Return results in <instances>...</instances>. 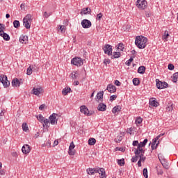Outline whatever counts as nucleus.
Returning a JSON list of instances; mask_svg holds the SVG:
<instances>
[{
	"label": "nucleus",
	"instance_id": "30",
	"mask_svg": "<svg viewBox=\"0 0 178 178\" xmlns=\"http://www.w3.org/2000/svg\"><path fill=\"white\" fill-rule=\"evenodd\" d=\"M71 91H72V89L70 88H67V89L64 88L62 90V94L63 95H67V94H69V92H71Z\"/></svg>",
	"mask_w": 178,
	"mask_h": 178
},
{
	"label": "nucleus",
	"instance_id": "33",
	"mask_svg": "<svg viewBox=\"0 0 178 178\" xmlns=\"http://www.w3.org/2000/svg\"><path fill=\"white\" fill-rule=\"evenodd\" d=\"M95 143H97V140L94 138H90L88 140V144L89 145H95Z\"/></svg>",
	"mask_w": 178,
	"mask_h": 178
},
{
	"label": "nucleus",
	"instance_id": "47",
	"mask_svg": "<svg viewBox=\"0 0 178 178\" xmlns=\"http://www.w3.org/2000/svg\"><path fill=\"white\" fill-rule=\"evenodd\" d=\"M133 60H134L133 57H131L128 60L126 61L125 65H127V66H130Z\"/></svg>",
	"mask_w": 178,
	"mask_h": 178
},
{
	"label": "nucleus",
	"instance_id": "36",
	"mask_svg": "<svg viewBox=\"0 0 178 178\" xmlns=\"http://www.w3.org/2000/svg\"><path fill=\"white\" fill-rule=\"evenodd\" d=\"M23 22H31V15L28 14L24 17Z\"/></svg>",
	"mask_w": 178,
	"mask_h": 178
},
{
	"label": "nucleus",
	"instance_id": "43",
	"mask_svg": "<svg viewBox=\"0 0 178 178\" xmlns=\"http://www.w3.org/2000/svg\"><path fill=\"white\" fill-rule=\"evenodd\" d=\"M136 124H141V123H143V118L138 117L136 118V121H135Z\"/></svg>",
	"mask_w": 178,
	"mask_h": 178
},
{
	"label": "nucleus",
	"instance_id": "38",
	"mask_svg": "<svg viewBox=\"0 0 178 178\" xmlns=\"http://www.w3.org/2000/svg\"><path fill=\"white\" fill-rule=\"evenodd\" d=\"M178 72H175L172 76V82L177 83Z\"/></svg>",
	"mask_w": 178,
	"mask_h": 178
},
{
	"label": "nucleus",
	"instance_id": "19",
	"mask_svg": "<svg viewBox=\"0 0 178 178\" xmlns=\"http://www.w3.org/2000/svg\"><path fill=\"white\" fill-rule=\"evenodd\" d=\"M22 151L23 154H29L31 149H30V145H24L22 148Z\"/></svg>",
	"mask_w": 178,
	"mask_h": 178
},
{
	"label": "nucleus",
	"instance_id": "62",
	"mask_svg": "<svg viewBox=\"0 0 178 178\" xmlns=\"http://www.w3.org/2000/svg\"><path fill=\"white\" fill-rule=\"evenodd\" d=\"M128 133L129 134H133V128H129V130H128Z\"/></svg>",
	"mask_w": 178,
	"mask_h": 178
},
{
	"label": "nucleus",
	"instance_id": "34",
	"mask_svg": "<svg viewBox=\"0 0 178 178\" xmlns=\"http://www.w3.org/2000/svg\"><path fill=\"white\" fill-rule=\"evenodd\" d=\"M147 143H148V139H145L143 142H140L138 147H145V145H147Z\"/></svg>",
	"mask_w": 178,
	"mask_h": 178
},
{
	"label": "nucleus",
	"instance_id": "35",
	"mask_svg": "<svg viewBox=\"0 0 178 178\" xmlns=\"http://www.w3.org/2000/svg\"><path fill=\"white\" fill-rule=\"evenodd\" d=\"M43 123V127H46V129H49V120L46 119Z\"/></svg>",
	"mask_w": 178,
	"mask_h": 178
},
{
	"label": "nucleus",
	"instance_id": "8",
	"mask_svg": "<svg viewBox=\"0 0 178 178\" xmlns=\"http://www.w3.org/2000/svg\"><path fill=\"white\" fill-rule=\"evenodd\" d=\"M81 26L83 29H90L92 26L91 21L88 19H83L81 22Z\"/></svg>",
	"mask_w": 178,
	"mask_h": 178
},
{
	"label": "nucleus",
	"instance_id": "7",
	"mask_svg": "<svg viewBox=\"0 0 178 178\" xmlns=\"http://www.w3.org/2000/svg\"><path fill=\"white\" fill-rule=\"evenodd\" d=\"M80 109L81 113H83V115H86V116H91V115H92V112H90V111H88V108L86 106H81L80 107Z\"/></svg>",
	"mask_w": 178,
	"mask_h": 178
},
{
	"label": "nucleus",
	"instance_id": "52",
	"mask_svg": "<svg viewBox=\"0 0 178 178\" xmlns=\"http://www.w3.org/2000/svg\"><path fill=\"white\" fill-rule=\"evenodd\" d=\"M158 145H159V140L156 145H152L151 146L152 151H154V149H156V148L158 147Z\"/></svg>",
	"mask_w": 178,
	"mask_h": 178
},
{
	"label": "nucleus",
	"instance_id": "24",
	"mask_svg": "<svg viewBox=\"0 0 178 178\" xmlns=\"http://www.w3.org/2000/svg\"><path fill=\"white\" fill-rule=\"evenodd\" d=\"M138 73H139L140 74H144L145 73V67L140 66L138 69Z\"/></svg>",
	"mask_w": 178,
	"mask_h": 178
},
{
	"label": "nucleus",
	"instance_id": "32",
	"mask_svg": "<svg viewBox=\"0 0 178 178\" xmlns=\"http://www.w3.org/2000/svg\"><path fill=\"white\" fill-rule=\"evenodd\" d=\"M167 112H172L173 111V104L169 103L166 107Z\"/></svg>",
	"mask_w": 178,
	"mask_h": 178
},
{
	"label": "nucleus",
	"instance_id": "37",
	"mask_svg": "<svg viewBox=\"0 0 178 178\" xmlns=\"http://www.w3.org/2000/svg\"><path fill=\"white\" fill-rule=\"evenodd\" d=\"M33 74V67H31V65L26 70V74L28 76H31V74Z\"/></svg>",
	"mask_w": 178,
	"mask_h": 178
},
{
	"label": "nucleus",
	"instance_id": "42",
	"mask_svg": "<svg viewBox=\"0 0 178 178\" xmlns=\"http://www.w3.org/2000/svg\"><path fill=\"white\" fill-rule=\"evenodd\" d=\"M5 24H0V35H2V33H4L3 30H5Z\"/></svg>",
	"mask_w": 178,
	"mask_h": 178
},
{
	"label": "nucleus",
	"instance_id": "15",
	"mask_svg": "<svg viewBox=\"0 0 178 178\" xmlns=\"http://www.w3.org/2000/svg\"><path fill=\"white\" fill-rule=\"evenodd\" d=\"M81 15H91V8H83L81 10Z\"/></svg>",
	"mask_w": 178,
	"mask_h": 178
},
{
	"label": "nucleus",
	"instance_id": "21",
	"mask_svg": "<svg viewBox=\"0 0 178 178\" xmlns=\"http://www.w3.org/2000/svg\"><path fill=\"white\" fill-rule=\"evenodd\" d=\"M0 36L2 37L3 40H5V41H9V40H10V36H9L8 33L5 32L1 33V35H0Z\"/></svg>",
	"mask_w": 178,
	"mask_h": 178
},
{
	"label": "nucleus",
	"instance_id": "10",
	"mask_svg": "<svg viewBox=\"0 0 178 178\" xmlns=\"http://www.w3.org/2000/svg\"><path fill=\"white\" fill-rule=\"evenodd\" d=\"M58 115L56 113H53L49 116V122L51 124H58V119H56Z\"/></svg>",
	"mask_w": 178,
	"mask_h": 178
},
{
	"label": "nucleus",
	"instance_id": "40",
	"mask_svg": "<svg viewBox=\"0 0 178 178\" xmlns=\"http://www.w3.org/2000/svg\"><path fill=\"white\" fill-rule=\"evenodd\" d=\"M13 26L15 29H19V27H20V22H19L18 20H15L13 22Z\"/></svg>",
	"mask_w": 178,
	"mask_h": 178
},
{
	"label": "nucleus",
	"instance_id": "20",
	"mask_svg": "<svg viewBox=\"0 0 178 178\" xmlns=\"http://www.w3.org/2000/svg\"><path fill=\"white\" fill-rule=\"evenodd\" d=\"M11 84L13 87H20V82L17 78L13 79Z\"/></svg>",
	"mask_w": 178,
	"mask_h": 178
},
{
	"label": "nucleus",
	"instance_id": "17",
	"mask_svg": "<svg viewBox=\"0 0 178 178\" xmlns=\"http://www.w3.org/2000/svg\"><path fill=\"white\" fill-rule=\"evenodd\" d=\"M96 173H99V175H101L102 178H105L106 176H105V169L104 168H96Z\"/></svg>",
	"mask_w": 178,
	"mask_h": 178
},
{
	"label": "nucleus",
	"instance_id": "27",
	"mask_svg": "<svg viewBox=\"0 0 178 178\" xmlns=\"http://www.w3.org/2000/svg\"><path fill=\"white\" fill-rule=\"evenodd\" d=\"M170 35H169V32L168 31H164V33L163 35V40L164 41H168V38H169Z\"/></svg>",
	"mask_w": 178,
	"mask_h": 178
},
{
	"label": "nucleus",
	"instance_id": "18",
	"mask_svg": "<svg viewBox=\"0 0 178 178\" xmlns=\"http://www.w3.org/2000/svg\"><path fill=\"white\" fill-rule=\"evenodd\" d=\"M97 109L99 112H105L106 111V104L100 103L97 106Z\"/></svg>",
	"mask_w": 178,
	"mask_h": 178
},
{
	"label": "nucleus",
	"instance_id": "9",
	"mask_svg": "<svg viewBox=\"0 0 178 178\" xmlns=\"http://www.w3.org/2000/svg\"><path fill=\"white\" fill-rule=\"evenodd\" d=\"M42 92H44V90L41 87L33 88L32 90V93L34 95H37V97H38V95H40V94H42Z\"/></svg>",
	"mask_w": 178,
	"mask_h": 178
},
{
	"label": "nucleus",
	"instance_id": "14",
	"mask_svg": "<svg viewBox=\"0 0 178 178\" xmlns=\"http://www.w3.org/2000/svg\"><path fill=\"white\" fill-rule=\"evenodd\" d=\"M106 90H108V92H111V94L113 92H116V86L113 84H108Z\"/></svg>",
	"mask_w": 178,
	"mask_h": 178
},
{
	"label": "nucleus",
	"instance_id": "50",
	"mask_svg": "<svg viewBox=\"0 0 178 178\" xmlns=\"http://www.w3.org/2000/svg\"><path fill=\"white\" fill-rule=\"evenodd\" d=\"M118 49H120V51H123L124 49V47L123 43H119L118 46Z\"/></svg>",
	"mask_w": 178,
	"mask_h": 178
},
{
	"label": "nucleus",
	"instance_id": "11",
	"mask_svg": "<svg viewBox=\"0 0 178 178\" xmlns=\"http://www.w3.org/2000/svg\"><path fill=\"white\" fill-rule=\"evenodd\" d=\"M158 158H159L162 166H163L165 168V169H169V165H168V161H166V160H165V159H161V154L158 155Z\"/></svg>",
	"mask_w": 178,
	"mask_h": 178
},
{
	"label": "nucleus",
	"instance_id": "58",
	"mask_svg": "<svg viewBox=\"0 0 178 178\" xmlns=\"http://www.w3.org/2000/svg\"><path fill=\"white\" fill-rule=\"evenodd\" d=\"M114 84L118 87H120L121 83H120V81H119L118 80H115Z\"/></svg>",
	"mask_w": 178,
	"mask_h": 178
},
{
	"label": "nucleus",
	"instance_id": "41",
	"mask_svg": "<svg viewBox=\"0 0 178 178\" xmlns=\"http://www.w3.org/2000/svg\"><path fill=\"white\" fill-rule=\"evenodd\" d=\"M134 86H139L140 85V79L138 78H135L133 79Z\"/></svg>",
	"mask_w": 178,
	"mask_h": 178
},
{
	"label": "nucleus",
	"instance_id": "44",
	"mask_svg": "<svg viewBox=\"0 0 178 178\" xmlns=\"http://www.w3.org/2000/svg\"><path fill=\"white\" fill-rule=\"evenodd\" d=\"M118 164L120 165V166H124V159L118 160Z\"/></svg>",
	"mask_w": 178,
	"mask_h": 178
},
{
	"label": "nucleus",
	"instance_id": "23",
	"mask_svg": "<svg viewBox=\"0 0 178 178\" xmlns=\"http://www.w3.org/2000/svg\"><path fill=\"white\" fill-rule=\"evenodd\" d=\"M37 119L39 122H40V123H44L45 122V120H47V118H44V116H42V115L40 114L39 115H38Z\"/></svg>",
	"mask_w": 178,
	"mask_h": 178
},
{
	"label": "nucleus",
	"instance_id": "2",
	"mask_svg": "<svg viewBox=\"0 0 178 178\" xmlns=\"http://www.w3.org/2000/svg\"><path fill=\"white\" fill-rule=\"evenodd\" d=\"M136 5L138 9L144 10L148 6V3H147V1L145 0H137Z\"/></svg>",
	"mask_w": 178,
	"mask_h": 178
},
{
	"label": "nucleus",
	"instance_id": "55",
	"mask_svg": "<svg viewBox=\"0 0 178 178\" xmlns=\"http://www.w3.org/2000/svg\"><path fill=\"white\" fill-rule=\"evenodd\" d=\"M140 143H138V140H134V142H133V143H132V145L134 146V147H138V145H139Z\"/></svg>",
	"mask_w": 178,
	"mask_h": 178
},
{
	"label": "nucleus",
	"instance_id": "3",
	"mask_svg": "<svg viewBox=\"0 0 178 178\" xmlns=\"http://www.w3.org/2000/svg\"><path fill=\"white\" fill-rule=\"evenodd\" d=\"M0 81L3 84L4 88H8L10 86V82L8 81V76L6 75L1 74L0 76Z\"/></svg>",
	"mask_w": 178,
	"mask_h": 178
},
{
	"label": "nucleus",
	"instance_id": "45",
	"mask_svg": "<svg viewBox=\"0 0 178 178\" xmlns=\"http://www.w3.org/2000/svg\"><path fill=\"white\" fill-rule=\"evenodd\" d=\"M22 130L24 131H27L29 130V126L27 125V123L22 124Z\"/></svg>",
	"mask_w": 178,
	"mask_h": 178
},
{
	"label": "nucleus",
	"instance_id": "22",
	"mask_svg": "<svg viewBox=\"0 0 178 178\" xmlns=\"http://www.w3.org/2000/svg\"><path fill=\"white\" fill-rule=\"evenodd\" d=\"M86 172L88 175H94V173H97V168H88Z\"/></svg>",
	"mask_w": 178,
	"mask_h": 178
},
{
	"label": "nucleus",
	"instance_id": "57",
	"mask_svg": "<svg viewBox=\"0 0 178 178\" xmlns=\"http://www.w3.org/2000/svg\"><path fill=\"white\" fill-rule=\"evenodd\" d=\"M173 69H175V65H173V64H169L168 70H173Z\"/></svg>",
	"mask_w": 178,
	"mask_h": 178
},
{
	"label": "nucleus",
	"instance_id": "63",
	"mask_svg": "<svg viewBox=\"0 0 178 178\" xmlns=\"http://www.w3.org/2000/svg\"><path fill=\"white\" fill-rule=\"evenodd\" d=\"M44 17H49V16H51V14H47V12H44Z\"/></svg>",
	"mask_w": 178,
	"mask_h": 178
},
{
	"label": "nucleus",
	"instance_id": "39",
	"mask_svg": "<svg viewBox=\"0 0 178 178\" xmlns=\"http://www.w3.org/2000/svg\"><path fill=\"white\" fill-rule=\"evenodd\" d=\"M23 22L26 29H29L30 27H31V25H30V21H23Z\"/></svg>",
	"mask_w": 178,
	"mask_h": 178
},
{
	"label": "nucleus",
	"instance_id": "13",
	"mask_svg": "<svg viewBox=\"0 0 178 178\" xmlns=\"http://www.w3.org/2000/svg\"><path fill=\"white\" fill-rule=\"evenodd\" d=\"M29 41V37L26 35H22L19 37V42L21 44H27Z\"/></svg>",
	"mask_w": 178,
	"mask_h": 178
},
{
	"label": "nucleus",
	"instance_id": "60",
	"mask_svg": "<svg viewBox=\"0 0 178 178\" xmlns=\"http://www.w3.org/2000/svg\"><path fill=\"white\" fill-rule=\"evenodd\" d=\"M5 170H0V176H4Z\"/></svg>",
	"mask_w": 178,
	"mask_h": 178
},
{
	"label": "nucleus",
	"instance_id": "28",
	"mask_svg": "<svg viewBox=\"0 0 178 178\" xmlns=\"http://www.w3.org/2000/svg\"><path fill=\"white\" fill-rule=\"evenodd\" d=\"M122 110V107L120 106H116L113 108V113H118V112H120Z\"/></svg>",
	"mask_w": 178,
	"mask_h": 178
},
{
	"label": "nucleus",
	"instance_id": "53",
	"mask_svg": "<svg viewBox=\"0 0 178 178\" xmlns=\"http://www.w3.org/2000/svg\"><path fill=\"white\" fill-rule=\"evenodd\" d=\"M118 98V95H113L110 97V101H115Z\"/></svg>",
	"mask_w": 178,
	"mask_h": 178
},
{
	"label": "nucleus",
	"instance_id": "26",
	"mask_svg": "<svg viewBox=\"0 0 178 178\" xmlns=\"http://www.w3.org/2000/svg\"><path fill=\"white\" fill-rule=\"evenodd\" d=\"M79 77V74L77 73V71H74L71 74V78L72 80H77V78Z\"/></svg>",
	"mask_w": 178,
	"mask_h": 178
},
{
	"label": "nucleus",
	"instance_id": "61",
	"mask_svg": "<svg viewBox=\"0 0 178 178\" xmlns=\"http://www.w3.org/2000/svg\"><path fill=\"white\" fill-rule=\"evenodd\" d=\"M45 108V104H41L39 107L40 111H42Z\"/></svg>",
	"mask_w": 178,
	"mask_h": 178
},
{
	"label": "nucleus",
	"instance_id": "29",
	"mask_svg": "<svg viewBox=\"0 0 178 178\" xmlns=\"http://www.w3.org/2000/svg\"><path fill=\"white\" fill-rule=\"evenodd\" d=\"M97 99H100L101 101H102V99H104V91L99 92L97 94Z\"/></svg>",
	"mask_w": 178,
	"mask_h": 178
},
{
	"label": "nucleus",
	"instance_id": "1",
	"mask_svg": "<svg viewBox=\"0 0 178 178\" xmlns=\"http://www.w3.org/2000/svg\"><path fill=\"white\" fill-rule=\"evenodd\" d=\"M148 39L143 35H139L136 38L135 44L139 49H144L147 47Z\"/></svg>",
	"mask_w": 178,
	"mask_h": 178
},
{
	"label": "nucleus",
	"instance_id": "51",
	"mask_svg": "<svg viewBox=\"0 0 178 178\" xmlns=\"http://www.w3.org/2000/svg\"><path fill=\"white\" fill-rule=\"evenodd\" d=\"M139 158H140L139 160H140L141 162H145L146 157L144 156V154H140V155H139Z\"/></svg>",
	"mask_w": 178,
	"mask_h": 178
},
{
	"label": "nucleus",
	"instance_id": "25",
	"mask_svg": "<svg viewBox=\"0 0 178 178\" xmlns=\"http://www.w3.org/2000/svg\"><path fill=\"white\" fill-rule=\"evenodd\" d=\"M149 105H151V106H158V105H159V103H158V102L154 100V99H152L149 100Z\"/></svg>",
	"mask_w": 178,
	"mask_h": 178
},
{
	"label": "nucleus",
	"instance_id": "4",
	"mask_svg": "<svg viewBox=\"0 0 178 178\" xmlns=\"http://www.w3.org/2000/svg\"><path fill=\"white\" fill-rule=\"evenodd\" d=\"M72 65L74 66H77L78 67L80 66H83L84 63L83 62V59L81 58L75 57L71 60Z\"/></svg>",
	"mask_w": 178,
	"mask_h": 178
},
{
	"label": "nucleus",
	"instance_id": "49",
	"mask_svg": "<svg viewBox=\"0 0 178 178\" xmlns=\"http://www.w3.org/2000/svg\"><path fill=\"white\" fill-rule=\"evenodd\" d=\"M158 140H159V136H156L154 139L152 140V145H156V142L159 141Z\"/></svg>",
	"mask_w": 178,
	"mask_h": 178
},
{
	"label": "nucleus",
	"instance_id": "5",
	"mask_svg": "<svg viewBox=\"0 0 178 178\" xmlns=\"http://www.w3.org/2000/svg\"><path fill=\"white\" fill-rule=\"evenodd\" d=\"M156 87L159 90H162L163 88H168V83L162 82L159 79H156Z\"/></svg>",
	"mask_w": 178,
	"mask_h": 178
},
{
	"label": "nucleus",
	"instance_id": "48",
	"mask_svg": "<svg viewBox=\"0 0 178 178\" xmlns=\"http://www.w3.org/2000/svg\"><path fill=\"white\" fill-rule=\"evenodd\" d=\"M143 172L144 177L148 178V170L147 168H144Z\"/></svg>",
	"mask_w": 178,
	"mask_h": 178
},
{
	"label": "nucleus",
	"instance_id": "16",
	"mask_svg": "<svg viewBox=\"0 0 178 178\" xmlns=\"http://www.w3.org/2000/svg\"><path fill=\"white\" fill-rule=\"evenodd\" d=\"M74 147H75L74 143L73 142H72L69 147V151H68L69 155H74V154H75Z\"/></svg>",
	"mask_w": 178,
	"mask_h": 178
},
{
	"label": "nucleus",
	"instance_id": "59",
	"mask_svg": "<svg viewBox=\"0 0 178 178\" xmlns=\"http://www.w3.org/2000/svg\"><path fill=\"white\" fill-rule=\"evenodd\" d=\"M102 17V13L97 15V19H98L99 20H101Z\"/></svg>",
	"mask_w": 178,
	"mask_h": 178
},
{
	"label": "nucleus",
	"instance_id": "46",
	"mask_svg": "<svg viewBox=\"0 0 178 178\" xmlns=\"http://www.w3.org/2000/svg\"><path fill=\"white\" fill-rule=\"evenodd\" d=\"M140 158V155H136L132 157L131 159V162H137V161H138V159Z\"/></svg>",
	"mask_w": 178,
	"mask_h": 178
},
{
	"label": "nucleus",
	"instance_id": "64",
	"mask_svg": "<svg viewBox=\"0 0 178 178\" xmlns=\"http://www.w3.org/2000/svg\"><path fill=\"white\" fill-rule=\"evenodd\" d=\"M79 84H80V82H79V81H74V86H79Z\"/></svg>",
	"mask_w": 178,
	"mask_h": 178
},
{
	"label": "nucleus",
	"instance_id": "31",
	"mask_svg": "<svg viewBox=\"0 0 178 178\" xmlns=\"http://www.w3.org/2000/svg\"><path fill=\"white\" fill-rule=\"evenodd\" d=\"M118 58H120V52H113L111 59H117Z\"/></svg>",
	"mask_w": 178,
	"mask_h": 178
},
{
	"label": "nucleus",
	"instance_id": "12",
	"mask_svg": "<svg viewBox=\"0 0 178 178\" xmlns=\"http://www.w3.org/2000/svg\"><path fill=\"white\" fill-rule=\"evenodd\" d=\"M134 154L135 155H143L145 154V150H144L142 147L138 146L137 149H135Z\"/></svg>",
	"mask_w": 178,
	"mask_h": 178
},
{
	"label": "nucleus",
	"instance_id": "54",
	"mask_svg": "<svg viewBox=\"0 0 178 178\" xmlns=\"http://www.w3.org/2000/svg\"><path fill=\"white\" fill-rule=\"evenodd\" d=\"M59 29L62 33H65V29H66V26H65V25H61V26H60Z\"/></svg>",
	"mask_w": 178,
	"mask_h": 178
},
{
	"label": "nucleus",
	"instance_id": "56",
	"mask_svg": "<svg viewBox=\"0 0 178 178\" xmlns=\"http://www.w3.org/2000/svg\"><path fill=\"white\" fill-rule=\"evenodd\" d=\"M104 63L106 64V65H109V63H111V60L108 59V58H105L104 61Z\"/></svg>",
	"mask_w": 178,
	"mask_h": 178
},
{
	"label": "nucleus",
	"instance_id": "6",
	"mask_svg": "<svg viewBox=\"0 0 178 178\" xmlns=\"http://www.w3.org/2000/svg\"><path fill=\"white\" fill-rule=\"evenodd\" d=\"M112 45L111 44H105L103 47V50L104 51V54H106V55H108V56H111V55H112Z\"/></svg>",
	"mask_w": 178,
	"mask_h": 178
}]
</instances>
